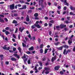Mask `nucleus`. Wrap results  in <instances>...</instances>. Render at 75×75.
I'll return each instance as SVG.
<instances>
[{"mask_svg":"<svg viewBox=\"0 0 75 75\" xmlns=\"http://www.w3.org/2000/svg\"><path fill=\"white\" fill-rule=\"evenodd\" d=\"M14 4H13L12 5H10V8L11 10H13L14 9Z\"/></svg>","mask_w":75,"mask_h":75,"instance_id":"nucleus-1","label":"nucleus"},{"mask_svg":"<svg viewBox=\"0 0 75 75\" xmlns=\"http://www.w3.org/2000/svg\"><path fill=\"white\" fill-rule=\"evenodd\" d=\"M60 68V66L57 65L55 66L54 68L55 70V71H58V70Z\"/></svg>","mask_w":75,"mask_h":75,"instance_id":"nucleus-2","label":"nucleus"},{"mask_svg":"<svg viewBox=\"0 0 75 75\" xmlns=\"http://www.w3.org/2000/svg\"><path fill=\"white\" fill-rule=\"evenodd\" d=\"M39 6H41V4H43L44 3V0H39Z\"/></svg>","mask_w":75,"mask_h":75,"instance_id":"nucleus-3","label":"nucleus"},{"mask_svg":"<svg viewBox=\"0 0 75 75\" xmlns=\"http://www.w3.org/2000/svg\"><path fill=\"white\" fill-rule=\"evenodd\" d=\"M66 51H67V49H65L63 51V54L64 55H67L68 54V50H67L66 52Z\"/></svg>","mask_w":75,"mask_h":75,"instance_id":"nucleus-4","label":"nucleus"},{"mask_svg":"<svg viewBox=\"0 0 75 75\" xmlns=\"http://www.w3.org/2000/svg\"><path fill=\"white\" fill-rule=\"evenodd\" d=\"M60 26L61 29H62L63 28H65V27H67V25H66L61 24L60 25Z\"/></svg>","mask_w":75,"mask_h":75,"instance_id":"nucleus-5","label":"nucleus"},{"mask_svg":"<svg viewBox=\"0 0 75 75\" xmlns=\"http://www.w3.org/2000/svg\"><path fill=\"white\" fill-rule=\"evenodd\" d=\"M44 69L45 71H50V68L49 67H44Z\"/></svg>","mask_w":75,"mask_h":75,"instance_id":"nucleus-6","label":"nucleus"},{"mask_svg":"<svg viewBox=\"0 0 75 75\" xmlns=\"http://www.w3.org/2000/svg\"><path fill=\"white\" fill-rule=\"evenodd\" d=\"M55 59H56V56H54V57H52L51 60L52 62H53L54 61V60H55Z\"/></svg>","mask_w":75,"mask_h":75,"instance_id":"nucleus-7","label":"nucleus"},{"mask_svg":"<svg viewBox=\"0 0 75 75\" xmlns=\"http://www.w3.org/2000/svg\"><path fill=\"white\" fill-rule=\"evenodd\" d=\"M24 29H25V28H24V27L23 28H22V29H21V27L19 28V31L21 33H23V30H24Z\"/></svg>","mask_w":75,"mask_h":75,"instance_id":"nucleus-8","label":"nucleus"},{"mask_svg":"<svg viewBox=\"0 0 75 75\" xmlns=\"http://www.w3.org/2000/svg\"><path fill=\"white\" fill-rule=\"evenodd\" d=\"M34 25L35 26V27H37V28H41V26H40L38 24L36 25L35 24Z\"/></svg>","mask_w":75,"mask_h":75,"instance_id":"nucleus-9","label":"nucleus"},{"mask_svg":"<svg viewBox=\"0 0 75 75\" xmlns=\"http://www.w3.org/2000/svg\"><path fill=\"white\" fill-rule=\"evenodd\" d=\"M26 21H28V22L30 21V18L28 15H27V16Z\"/></svg>","mask_w":75,"mask_h":75,"instance_id":"nucleus-10","label":"nucleus"},{"mask_svg":"<svg viewBox=\"0 0 75 75\" xmlns=\"http://www.w3.org/2000/svg\"><path fill=\"white\" fill-rule=\"evenodd\" d=\"M13 55L15 57H17V58H18V59H20V57H19V55H17V54H13Z\"/></svg>","mask_w":75,"mask_h":75,"instance_id":"nucleus-11","label":"nucleus"},{"mask_svg":"<svg viewBox=\"0 0 75 75\" xmlns=\"http://www.w3.org/2000/svg\"><path fill=\"white\" fill-rule=\"evenodd\" d=\"M57 50H62V49H63V46H61L59 47H58L57 48Z\"/></svg>","mask_w":75,"mask_h":75,"instance_id":"nucleus-12","label":"nucleus"},{"mask_svg":"<svg viewBox=\"0 0 75 75\" xmlns=\"http://www.w3.org/2000/svg\"><path fill=\"white\" fill-rule=\"evenodd\" d=\"M28 50L29 51H33V50H34V47H31L30 48H29L28 49Z\"/></svg>","mask_w":75,"mask_h":75,"instance_id":"nucleus-13","label":"nucleus"},{"mask_svg":"<svg viewBox=\"0 0 75 75\" xmlns=\"http://www.w3.org/2000/svg\"><path fill=\"white\" fill-rule=\"evenodd\" d=\"M11 61H17V59H16L14 58V57H12L11 59Z\"/></svg>","mask_w":75,"mask_h":75,"instance_id":"nucleus-14","label":"nucleus"},{"mask_svg":"<svg viewBox=\"0 0 75 75\" xmlns=\"http://www.w3.org/2000/svg\"><path fill=\"white\" fill-rule=\"evenodd\" d=\"M63 47L64 48H67L68 49L69 48V46L66 45H64V46H63Z\"/></svg>","mask_w":75,"mask_h":75,"instance_id":"nucleus-15","label":"nucleus"},{"mask_svg":"<svg viewBox=\"0 0 75 75\" xmlns=\"http://www.w3.org/2000/svg\"><path fill=\"white\" fill-rule=\"evenodd\" d=\"M0 58H1V60H3L4 58V56L3 54H0Z\"/></svg>","mask_w":75,"mask_h":75,"instance_id":"nucleus-16","label":"nucleus"},{"mask_svg":"<svg viewBox=\"0 0 75 75\" xmlns=\"http://www.w3.org/2000/svg\"><path fill=\"white\" fill-rule=\"evenodd\" d=\"M0 23H4V21L2 18H0Z\"/></svg>","mask_w":75,"mask_h":75,"instance_id":"nucleus-17","label":"nucleus"},{"mask_svg":"<svg viewBox=\"0 0 75 75\" xmlns=\"http://www.w3.org/2000/svg\"><path fill=\"white\" fill-rule=\"evenodd\" d=\"M13 24H17L18 22L16 21L15 20H13L12 22Z\"/></svg>","mask_w":75,"mask_h":75,"instance_id":"nucleus-18","label":"nucleus"},{"mask_svg":"<svg viewBox=\"0 0 75 75\" xmlns=\"http://www.w3.org/2000/svg\"><path fill=\"white\" fill-rule=\"evenodd\" d=\"M38 63H39V65L40 67H42V62L39 61L38 62Z\"/></svg>","mask_w":75,"mask_h":75,"instance_id":"nucleus-19","label":"nucleus"},{"mask_svg":"<svg viewBox=\"0 0 75 75\" xmlns=\"http://www.w3.org/2000/svg\"><path fill=\"white\" fill-rule=\"evenodd\" d=\"M68 43L69 45H70L71 44H72V40H69L68 41Z\"/></svg>","mask_w":75,"mask_h":75,"instance_id":"nucleus-20","label":"nucleus"},{"mask_svg":"<svg viewBox=\"0 0 75 75\" xmlns=\"http://www.w3.org/2000/svg\"><path fill=\"white\" fill-rule=\"evenodd\" d=\"M27 59H28L27 58H26L23 59L24 64H26V62H27Z\"/></svg>","mask_w":75,"mask_h":75,"instance_id":"nucleus-21","label":"nucleus"},{"mask_svg":"<svg viewBox=\"0 0 75 75\" xmlns=\"http://www.w3.org/2000/svg\"><path fill=\"white\" fill-rule=\"evenodd\" d=\"M2 48H3L4 50H7V47H6V45H4V46L2 47Z\"/></svg>","mask_w":75,"mask_h":75,"instance_id":"nucleus-22","label":"nucleus"},{"mask_svg":"<svg viewBox=\"0 0 75 75\" xmlns=\"http://www.w3.org/2000/svg\"><path fill=\"white\" fill-rule=\"evenodd\" d=\"M34 16L35 17H37L38 16V13H35L34 14Z\"/></svg>","mask_w":75,"mask_h":75,"instance_id":"nucleus-23","label":"nucleus"},{"mask_svg":"<svg viewBox=\"0 0 75 75\" xmlns=\"http://www.w3.org/2000/svg\"><path fill=\"white\" fill-rule=\"evenodd\" d=\"M70 9L71 10H75V7H72V6H70Z\"/></svg>","mask_w":75,"mask_h":75,"instance_id":"nucleus-24","label":"nucleus"},{"mask_svg":"<svg viewBox=\"0 0 75 75\" xmlns=\"http://www.w3.org/2000/svg\"><path fill=\"white\" fill-rule=\"evenodd\" d=\"M40 54H42V53H43V52H44V50H43V49H41L40 50Z\"/></svg>","mask_w":75,"mask_h":75,"instance_id":"nucleus-25","label":"nucleus"},{"mask_svg":"<svg viewBox=\"0 0 75 75\" xmlns=\"http://www.w3.org/2000/svg\"><path fill=\"white\" fill-rule=\"evenodd\" d=\"M18 50H19V51L20 53L21 52V48L20 47H19L18 49Z\"/></svg>","mask_w":75,"mask_h":75,"instance_id":"nucleus-26","label":"nucleus"},{"mask_svg":"<svg viewBox=\"0 0 75 75\" xmlns=\"http://www.w3.org/2000/svg\"><path fill=\"white\" fill-rule=\"evenodd\" d=\"M28 37H29V38H30V40H32V38H31V34H29L28 35Z\"/></svg>","mask_w":75,"mask_h":75,"instance_id":"nucleus-27","label":"nucleus"},{"mask_svg":"<svg viewBox=\"0 0 75 75\" xmlns=\"http://www.w3.org/2000/svg\"><path fill=\"white\" fill-rule=\"evenodd\" d=\"M64 4L66 3V5H67V6H69V4H68V3H67V0H65L64 1Z\"/></svg>","mask_w":75,"mask_h":75,"instance_id":"nucleus-28","label":"nucleus"},{"mask_svg":"<svg viewBox=\"0 0 75 75\" xmlns=\"http://www.w3.org/2000/svg\"><path fill=\"white\" fill-rule=\"evenodd\" d=\"M44 47V45L43 44H41L40 46V48H42Z\"/></svg>","mask_w":75,"mask_h":75,"instance_id":"nucleus-29","label":"nucleus"},{"mask_svg":"<svg viewBox=\"0 0 75 75\" xmlns=\"http://www.w3.org/2000/svg\"><path fill=\"white\" fill-rule=\"evenodd\" d=\"M19 1L21 3V4H23V3H25L24 1L23 0H20Z\"/></svg>","mask_w":75,"mask_h":75,"instance_id":"nucleus-30","label":"nucleus"},{"mask_svg":"<svg viewBox=\"0 0 75 75\" xmlns=\"http://www.w3.org/2000/svg\"><path fill=\"white\" fill-rule=\"evenodd\" d=\"M48 49H46L45 50V54H47V51H48Z\"/></svg>","mask_w":75,"mask_h":75,"instance_id":"nucleus-31","label":"nucleus"},{"mask_svg":"<svg viewBox=\"0 0 75 75\" xmlns=\"http://www.w3.org/2000/svg\"><path fill=\"white\" fill-rule=\"evenodd\" d=\"M5 33L6 35H8V34H10V33H9L8 31H6V32H5Z\"/></svg>","mask_w":75,"mask_h":75,"instance_id":"nucleus-32","label":"nucleus"},{"mask_svg":"<svg viewBox=\"0 0 75 75\" xmlns=\"http://www.w3.org/2000/svg\"><path fill=\"white\" fill-rule=\"evenodd\" d=\"M70 15H72L73 16H75V14L74 13L72 12H70L69 13Z\"/></svg>","mask_w":75,"mask_h":75,"instance_id":"nucleus-33","label":"nucleus"},{"mask_svg":"<svg viewBox=\"0 0 75 75\" xmlns=\"http://www.w3.org/2000/svg\"><path fill=\"white\" fill-rule=\"evenodd\" d=\"M28 64H31V61H30V59H29L28 61Z\"/></svg>","mask_w":75,"mask_h":75,"instance_id":"nucleus-34","label":"nucleus"},{"mask_svg":"<svg viewBox=\"0 0 75 75\" xmlns=\"http://www.w3.org/2000/svg\"><path fill=\"white\" fill-rule=\"evenodd\" d=\"M22 59H23V58H24L25 59L26 58V56H25V54H24L23 56H22Z\"/></svg>","mask_w":75,"mask_h":75,"instance_id":"nucleus-35","label":"nucleus"},{"mask_svg":"<svg viewBox=\"0 0 75 75\" xmlns=\"http://www.w3.org/2000/svg\"><path fill=\"white\" fill-rule=\"evenodd\" d=\"M23 8V9H26V8H27V6L24 5Z\"/></svg>","mask_w":75,"mask_h":75,"instance_id":"nucleus-36","label":"nucleus"},{"mask_svg":"<svg viewBox=\"0 0 75 75\" xmlns=\"http://www.w3.org/2000/svg\"><path fill=\"white\" fill-rule=\"evenodd\" d=\"M60 74L61 75H64V71H60Z\"/></svg>","mask_w":75,"mask_h":75,"instance_id":"nucleus-37","label":"nucleus"},{"mask_svg":"<svg viewBox=\"0 0 75 75\" xmlns=\"http://www.w3.org/2000/svg\"><path fill=\"white\" fill-rule=\"evenodd\" d=\"M13 14L14 17H17V16H18V14L17 13H14Z\"/></svg>","mask_w":75,"mask_h":75,"instance_id":"nucleus-38","label":"nucleus"},{"mask_svg":"<svg viewBox=\"0 0 75 75\" xmlns=\"http://www.w3.org/2000/svg\"><path fill=\"white\" fill-rule=\"evenodd\" d=\"M59 44V42H57V43H54V45H58V44Z\"/></svg>","mask_w":75,"mask_h":75,"instance_id":"nucleus-39","label":"nucleus"},{"mask_svg":"<svg viewBox=\"0 0 75 75\" xmlns=\"http://www.w3.org/2000/svg\"><path fill=\"white\" fill-rule=\"evenodd\" d=\"M22 45L23 47H26V45H25L24 43H22Z\"/></svg>","mask_w":75,"mask_h":75,"instance_id":"nucleus-40","label":"nucleus"},{"mask_svg":"<svg viewBox=\"0 0 75 75\" xmlns=\"http://www.w3.org/2000/svg\"><path fill=\"white\" fill-rule=\"evenodd\" d=\"M32 10H29L28 11V13H32Z\"/></svg>","mask_w":75,"mask_h":75,"instance_id":"nucleus-41","label":"nucleus"},{"mask_svg":"<svg viewBox=\"0 0 75 75\" xmlns=\"http://www.w3.org/2000/svg\"><path fill=\"white\" fill-rule=\"evenodd\" d=\"M5 64L7 65H8V64H9V62L7 61H6L5 62Z\"/></svg>","mask_w":75,"mask_h":75,"instance_id":"nucleus-42","label":"nucleus"},{"mask_svg":"<svg viewBox=\"0 0 75 75\" xmlns=\"http://www.w3.org/2000/svg\"><path fill=\"white\" fill-rule=\"evenodd\" d=\"M31 28L32 29H34L35 28V25H33L31 26Z\"/></svg>","mask_w":75,"mask_h":75,"instance_id":"nucleus-43","label":"nucleus"},{"mask_svg":"<svg viewBox=\"0 0 75 75\" xmlns=\"http://www.w3.org/2000/svg\"><path fill=\"white\" fill-rule=\"evenodd\" d=\"M46 61V58L44 57L42 58V61Z\"/></svg>","mask_w":75,"mask_h":75,"instance_id":"nucleus-44","label":"nucleus"},{"mask_svg":"<svg viewBox=\"0 0 75 75\" xmlns=\"http://www.w3.org/2000/svg\"><path fill=\"white\" fill-rule=\"evenodd\" d=\"M64 22L66 23V24H68V23H70V22H69L68 21H64Z\"/></svg>","mask_w":75,"mask_h":75,"instance_id":"nucleus-45","label":"nucleus"},{"mask_svg":"<svg viewBox=\"0 0 75 75\" xmlns=\"http://www.w3.org/2000/svg\"><path fill=\"white\" fill-rule=\"evenodd\" d=\"M50 23H52V24H53L54 23V21L53 20H51L50 21Z\"/></svg>","mask_w":75,"mask_h":75,"instance_id":"nucleus-46","label":"nucleus"},{"mask_svg":"<svg viewBox=\"0 0 75 75\" xmlns=\"http://www.w3.org/2000/svg\"><path fill=\"white\" fill-rule=\"evenodd\" d=\"M70 18H71L70 17L68 16L67 17V19L69 21V20H70Z\"/></svg>","mask_w":75,"mask_h":75,"instance_id":"nucleus-47","label":"nucleus"},{"mask_svg":"<svg viewBox=\"0 0 75 75\" xmlns=\"http://www.w3.org/2000/svg\"><path fill=\"white\" fill-rule=\"evenodd\" d=\"M44 25L45 27H47L48 26V24L47 23H45L44 24Z\"/></svg>","mask_w":75,"mask_h":75,"instance_id":"nucleus-48","label":"nucleus"},{"mask_svg":"<svg viewBox=\"0 0 75 75\" xmlns=\"http://www.w3.org/2000/svg\"><path fill=\"white\" fill-rule=\"evenodd\" d=\"M38 41L39 42V44H40L41 42V39L40 38H38Z\"/></svg>","mask_w":75,"mask_h":75,"instance_id":"nucleus-49","label":"nucleus"},{"mask_svg":"<svg viewBox=\"0 0 75 75\" xmlns=\"http://www.w3.org/2000/svg\"><path fill=\"white\" fill-rule=\"evenodd\" d=\"M48 25H49V27H51V26H52V23H48Z\"/></svg>","mask_w":75,"mask_h":75,"instance_id":"nucleus-50","label":"nucleus"},{"mask_svg":"<svg viewBox=\"0 0 75 75\" xmlns=\"http://www.w3.org/2000/svg\"><path fill=\"white\" fill-rule=\"evenodd\" d=\"M10 29V28L8 27H7L5 28L6 30H8Z\"/></svg>","mask_w":75,"mask_h":75,"instance_id":"nucleus-51","label":"nucleus"},{"mask_svg":"<svg viewBox=\"0 0 75 75\" xmlns=\"http://www.w3.org/2000/svg\"><path fill=\"white\" fill-rule=\"evenodd\" d=\"M26 53L27 54H31V53L30 52L28 51V52H26Z\"/></svg>","mask_w":75,"mask_h":75,"instance_id":"nucleus-52","label":"nucleus"},{"mask_svg":"<svg viewBox=\"0 0 75 75\" xmlns=\"http://www.w3.org/2000/svg\"><path fill=\"white\" fill-rule=\"evenodd\" d=\"M49 65V63L48 62H47L45 63L46 66H47Z\"/></svg>","mask_w":75,"mask_h":75,"instance_id":"nucleus-53","label":"nucleus"},{"mask_svg":"<svg viewBox=\"0 0 75 75\" xmlns=\"http://www.w3.org/2000/svg\"><path fill=\"white\" fill-rule=\"evenodd\" d=\"M66 13H67V11H65L63 12L62 14H63V15H64V14H66Z\"/></svg>","mask_w":75,"mask_h":75,"instance_id":"nucleus-54","label":"nucleus"},{"mask_svg":"<svg viewBox=\"0 0 75 75\" xmlns=\"http://www.w3.org/2000/svg\"><path fill=\"white\" fill-rule=\"evenodd\" d=\"M18 31V28H16V31L15 32V33H17V32Z\"/></svg>","mask_w":75,"mask_h":75,"instance_id":"nucleus-55","label":"nucleus"},{"mask_svg":"<svg viewBox=\"0 0 75 75\" xmlns=\"http://www.w3.org/2000/svg\"><path fill=\"white\" fill-rule=\"evenodd\" d=\"M67 7L64 6V8L63 10H67Z\"/></svg>","mask_w":75,"mask_h":75,"instance_id":"nucleus-56","label":"nucleus"},{"mask_svg":"<svg viewBox=\"0 0 75 75\" xmlns=\"http://www.w3.org/2000/svg\"><path fill=\"white\" fill-rule=\"evenodd\" d=\"M49 73H50V71H46L45 72V74H48Z\"/></svg>","mask_w":75,"mask_h":75,"instance_id":"nucleus-57","label":"nucleus"},{"mask_svg":"<svg viewBox=\"0 0 75 75\" xmlns=\"http://www.w3.org/2000/svg\"><path fill=\"white\" fill-rule=\"evenodd\" d=\"M25 40L26 41H29V40L28 39V38H27V37H25Z\"/></svg>","mask_w":75,"mask_h":75,"instance_id":"nucleus-58","label":"nucleus"},{"mask_svg":"<svg viewBox=\"0 0 75 75\" xmlns=\"http://www.w3.org/2000/svg\"><path fill=\"white\" fill-rule=\"evenodd\" d=\"M4 20H5V21H6V22H7V21H8L7 18H4Z\"/></svg>","mask_w":75,"mask_h":75,"instance_id":"nucleus-59","label":"nucleus"},{"mask_svg":"<svg viewBox=\"0 0 75 75\" xmlns=\"http://www.w3.org/2000/svg\"><path fill=\"white\" fill-rule=\"evenodd\" d=\"M17 6L18 7H21V5L20 4H18L17 5Z\"/></svg>","mask_w":75,"mask_h":75,"instance_id":"nucleus-60","label":"nucleus"},{"mask_svg":"<svg viewBox=\"0 0 75 75\" xmlns=\"http://www.w3.org/2000/svg\"><path fill=\"white\" fill-rule=\"evenodd\" d=\"M12 13H16V10H13L12 11Z\"/></svg>","mask_w":75,"mask_h":75,"instance_id":"nucleus-61","label":"nucleus"},{"mask_svg":"<svg viewBox=\"0 0 75 75\" xmlns=\"http://www.w3.org/2000/svg\"><path fill=\"white\" fill-rule=\"evenodd\" d=\"M16 20H20V17H17L16 18Z\"/></svg>","mask_w":75,"mask_h":75,"instance_id":"nucleus-62","label":"nucleus"},{"mask_svg":"<svg viewBox=\"0 0 75 75\" xmlns=\"http://www.w3.org/2000/svg\"><path fill=\"white\" fill-rule=\"evenodd\" d=\"M57 14H60V11H57Z\"/></svg>","mask_w":75,"mask_h":75,"instance_id":"nucleus-63","label":"nucleus"},{"mask_svg":"<svg viewBox=\"0 0 75 75\" xmlns=\"http://www.w3.org/2000/svg\"><path fill=\"white\" fill-rule=\"evenodd\" d=\"M73 51L74 52H75V47H74L73 49Z\"/></svg>","mask_w":75,"mask_h":75,"instance_id":"nucleus-64","label":"nucleus"}]
</instances>
